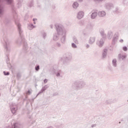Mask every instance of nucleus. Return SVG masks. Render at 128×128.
I'll return each instance as SVG.
<instances>
[{
    "instance_id": "28",
    "label": "nucleus",
    "mask_w": 128,
    "mask_h": 128,
    "mask_svg": "<svg viewBox=\"0 0 128 128\" xmlns=\"http://www.w3.org/2000/svg\"><path fill=\"white\" fill-rule=\"evenodd\" d=\"M112 10L114 12H118V8L113 7V8H112Z\"/></svg>"
},
{
    "instance_id": "14",
    "label": "nucleus",
    "mask_w": 128,
    "mask_h": 128,
    "mask_svg": "<svg viewBox=\"0 0 128 128\" xmlns=\"http://www.w3.org/2000/svg\"><path fill=\"white\" fill-rule=\"evenodd\" d=\"M99 32H100V34H101L103 38L106 36V35L104 33V30L103 28L100 29Z\"/></svg>"
},
{
    "instance_id": "29",
    "label": "nucleus",
    "mask_w": 128,
    "mask_h": 128,
    "mask_svg": "<svg viewBox=\"0 0 128 128\" xmlns=\"http://www.w3.org/2000/svg\"><path fill=\"white\" fill-rule=\"evenodd\" d=\"M72 48H77L78 46H76V44L73 42L72 43Z\"/></svg>"
},
{
    "instance_id": "22",
    "label": "nucleus",
    "mask_w": 128,
    "mask_h": 128,
    "mask_svg": "<svg viewBox=\"0 0 128 128\" xmlns=\"http://www.w3.org/2000/svg\"><path fill=\"white\" fill-rule=\"evenodd\" d=\"M73 42L76 44H78V38L76 36H74L72 37Z\"/></svg>"
},
{
    "instance_id": "44",
    "label": "nucleus",
    "mask_w": 128,
    "mask_h": 128,
    "mask_svg": "<svg viewBox=\"0 0 128 128\" xmlns=\"http://www.w3.org/2000/svg\"><path fill=\"white\" fill-rule=\"evenodd\" d=\"M17 76L18 78H20V74H18Z\"/></svg>"
},
{
    "instance_id": "35",
    "label": "nucleus",
    "mask_w": 128,
    "mask_h": 128,
    "mask_svg": "<svg viewBox=\"0 0 128 128\" xmlns=\"http://www.w3.org/2000/svg\"><path fill=\"white\" fill-rule=\"evenodd\" d=\"M4 76H10V72H6L4 71Z\"/></svg>"
},
{
    "instance_id": "30",
    "label": "nucleus",
    "mask_w": 128,
    "mask_h": 128,
    "mask_svg": "<svg viewBox=\"0 0 128 128\" xmlns=\"http://www.w3.org/2000/svg\"><path fill=\"white\" fill-rule=\"evenodd\" d=\"M56 46L57 48H62V44L58 42H57L56 43Z\"/></svg>"
},
{
    "instance_id": "9",
    "label": "nucleus",
    "mask_w": 128,
    "mask_h": 128,
    "mask_svg": "<svg viewBox=\"0 0 128 128\" xmlns=\"http://www.w3.org/2000/svg\"><path fill=\"white\" fill-rule=\"evenodd\" d=\"M10 108L12 114H16V110H18V106L16 105H11L10 106Z\"/></svg>"
},
{
    "instance_id": "26",
    "label": "nucleus",
    "mask_w": 128,
    "mask_h": 128,
    "mask_svg": "<svg viewBox=\"0 0 128 128\" xmlns=\"http://www.w3.org/2000/svg\"><path fill=\"white\" fill-rule=\"evenodd\" d=\"M86 30H92V26L90 24H88L86 26Z\"/></svg>"
},
{
    "instance_id": "46",
    "label": "nucleus",
    "mask_w": 128,
    "mask_h": 128,
    "mask_svg": "<svg viewBox=\"0 0 128 128\" xmlns=\"http://www.w3.org/2000/svg\"><path fill=\"white\" fill-rule=\"evenodd\" d=\"M78 2H82V0H78Z\"/></svg>"
},
{
    "instance_id": "19",
    "label": "nucleus",
    "mask_w": 128,
    "mask_h": 128,
    "mask_svg": "<svg viewBox=\"0 0 128 128\" xmlns=\"http://www.w3.org/2000/svg\"><path fill=\"white\" fill-rule=\"evenodd\" d=\"M98 12H93L91 14V18H92V20H94V18H96V16H98Z\"/></svg>"
},
{
    "instance_id": "1",
    "label": "nucleus",
    "mask_w": 128,
    "mask_h": 128,
    "mask_svg": "<svg viewBox=\"0 0 128 128\" xmlns=\"http://www.w3.org/2000/svg\"><path fill=\"white\" fill-rule=\"evenodd\" d=\"M56 33H55L53 35V40L56 42V40H60V36H61L62 34H58V32H62V30L64 28V26L62 24H56Z\"/></svg>"
},
{
    "instance_id": "48",
    "label": "nucleus",
    "mask_w": 128,
    "mask_h": 128,
    "mask_svg": "<svg viewBox=\"0 0 128 128\" xmlns=\"http://www.w3.org/2000/svg\"><path fill=\"white\" fill-rule=\"evenodd\" d=\"M34 24H36V22L34 21Z\"/></svg>"
},
{
    "instance_id": "7",
    "label": "nucleus",
    "mask_w": 128,
    "mask_h": 128,
    "mask_svg": "<svg viewBox=\"0 0 128 128\" xmlns=\"http://www.w3.org/2000/svg\"><path fill=\"white\" fill-rule=\"evenodd\" d=\"M56 76L57 78H63L64 76V72L62 70H58L56 73H55Z\"/></svg>"
},
{
    "instance_id": "13",
    "label": "nucleus",
    "mask_w": 128,
    "mask_h": 128,
    "mask_svg": "<svg viewBox=\"0 0 128 128\" xmlns=\"http://www.w3.org/2000/svg\"><path fill=\"white\" fill-rule=\"evenodd\" d=\"M22 128V126L18 123H15L14 124V127L12 126H8L6 128Z\"/></svg>"
},
{
    "instance_id": "32",
    "label": "nucleus",
    "mask_w": 128,
    "mask_h": 128,
    "mask_svg": "<svg viewBox=\"0 0 128 128\" xmlns=\"http://www.w3.org/2000/svg\"><path fill=\"white\" fill-rule=\"evenodd\" d=\"M95 2H102L104 0H93Z\"/></svg>"
},
{
    "instance_id": "5",
    "label": "nucleus",
    "mask_w": 128,
    "mask_h": 128,
    "mask_svg": "<svg viewBox=\"0 0 128 128\" xmlns=\"http://www.w3.org/2000/svg\"><path fill=\"white\" fill-rule=\"evenodd\" d=\"M64 58L65 60L63 62V64L65 66H68V64H70V61L72 60V54H66Z\"/></svg>"
},
{
    "instance_id": "49",
    "label": "nucleus",
    "mask_w": 128,
    "mask_h": 128,
    "mask_svg": "<svg viewBox=\"0 0 128 128\" xmlns=\"http://www.w3.org/2000/svg\"><path fill=\"white\" fill-rule=\"evenodd\" d=\"M6 20L4 21V22H6Z\"/></svg>"
},
{
    "instance_id": "6",
    "label": "nucleus",
    "mask_w": 128,
    "mask_h": 128,
    "mask_svg": "<svg viewBox=\"0 0 128 128\" xmlns=\"http://www.w3.org/2000/svg\"><path fill=\"white\" fill-rule=\"evenodd\" d=\"M104 38L98 40L96 42V44L99 48H102L104 46Z\"/></svg>"
},
{
    "instance_id": "16",
    "label": "nucleus",
    "mask_w": 128,
    "mask_h": 128,
    "mask_svg": "<svg viewBox=\"0 0 128 128\" xmlns=\"http://www.w3.org/2000/svg\"><path fill=\"white\" fill-rule=\"evenodd\" d=\"M106 54H108V49L105 48L103 50L102 58H106Z\"/></svg>"
},
{
    "instance_id": "37",
    "label": "nucleus",
    "mask_w": 128,
    "mask_h": 128,
    "mask_svg": "<svg viewBox=\"0 0 128 128\" xmlns=\"http://www.w3.org/2000/svg\"><path fill=\"white\" fill-rule=\"evenodd\" d=\"M42 36L43 38H44H44H46V33H43L42 34Z\"/></svg>"
},
{
    "instance_id": "21",
    "label": "nucleus",
    "mask_w": 128,
    "mask_h": 128,
    "mask_svg": "<svg viewBox=\"0 0 128 128\" xmlns=\"http://www.w3.org/2000/svg\"><path fill=\"white\" fill-rule=\"evenodd\" d=\"M72 8L75 10H76V8H78V3L76 2H74L72 4Z\"/></svg>"
},
{
    "instance_id": "51",
    "label": "nucleus",
    "mask_w": 128,
    "mask_h": 128,
    "mask_svg": "<svg viewBox=\"0 0 128 128\" xmlns=\"http://www.w3.org/2000/svg\"><path fill=\"white\" fill-rule=\"evenodd\" d=\"M119 124H120V122H119Z\"/></svg>"
},
{
    "instance_id": "50",
    "label": "nucleus",
    "mask_w": 128,
    "mask_h": 128,
    "mask_svg": "<svg viewBox=\"0 0 128 128\" xmlns=\"http://www.w3.org/2000/svg\"><path fill=\"white\" fill-rule=\"evenodd\" d=\"M84 35L86 36V34H84Z\"/></svg>"
},
{
    "instance_id": "10",
    "label": "nucleus",
    "mask_w": 128,
    "mask_h": 128,
    "mask_svg": "<svg viewBox=\"0 0 128 128\" xmlns=\"http://www.w3.org/2000/svg\"><path fill=\"white\" fill-rule=\"evenodd\" d=\"M48 88V85H45L44 87L42 88L40 91L37 94L36 96H38L39 94H42L44 92L45 90H46Z\"/></svg>"
},
{
    "instance_id": "42",
    "label": "nucleus",
    "mask_w": 128,
    "mask_h": 128,
    "mask_svg": "<svg viewBox=\"0 0 128 128\" xmlns=\"http://www.w3.org/2000/svg\"><path fill=\"white\" fill-rule=\"evenodd\" d=\"M86 48H90V45L88 44H87L86 46Z\"/></svg>"
},
{
    "instance_id": "2",
    "label": "nucleus",
    "mask_w": 128,
    "mask_h": 128,
    "mask_svg": "<svg viewBox=\"0 0 128 128\" xmlns=\"http://www.w3.org/2000/svg\"><path fill=\"white\" fill-rule=\"evenodd\" d=\"M86 86V84L84 80L75 81L72 84V86H74L76 90H79L84 88Z\"/></svg>"
},
{
    "instance_id": "39",
    "label": "nucleus",
    "mask_w": 128,
    "mask_h": 128,
    "mask_svg": "<svg viewBox=\"0 0 128 128\" xmlns=\"http://www.w3.org/2000/svg\"><path fill=\"white\" fill-rule=\"evenodd\" d=\"M96 124H94L92 125L91 128H96Z\"/></svg>"
},
{
    "instance_id": "17",
    "label": "nucleus",
    "mask_w": 128,
    "mask_h": 128,
    "mask_svg": "<svg viewBox=\"0 0 128 128\" xmlns=\"http://www.w3.org/2000/svg\"><path fill=\"white\" fill-rule=\"evenodd\" d=\"M118 58L120 60H124V58H126V56L124 54H119Z\"/></svg>"
},
{
    "instance_id": "47",
    "label": "nucleus",
    "mask_w": 128,
    "mask_h": 128,
    "mask_svg": "<svg viewBox=\"0 0 128 128\" xmlns=\"http://www.w3.org/2000/svg\"><path fill=\"white\" fill-rule=\"evenodd\" d=\"M28 118H31L30 116H28Z\"/></svg>"
},
{
    "instance_id": "3",
    "label": "nucleus",
    "mask_w": 128,
    "mask_h": 128,
    "mask_svg": "<svg viewBox=\"0 0 128 128\" xmlns=\"http://www.w3.org/2000/svg\"><path fill=\"white\" fill-rule=\"evenodd\" d=\"M58 34H61L62 36L60 38V42L62 44H64V42H66V28H64V26L62 32H61V31H58Z\"/></svg>"
},
{
    "instance_id": "34",
    "label": "nucleus",
    "mask_w": 128,
    "mask_h": 128,
    "mask_svg": "<svg viewBox=\"0 0 128 128\" xmlns=\"http://www.w3.org/2000/svg\"><path fill=\"white\" fill-rule=\"evenodd\" d=\"M35 70H36L37 72H38V70H40V65H38L37 66H36L35 67Z\"/></svg>"
},
{
    "instance_id": "31",
    "label": "nucleus",
    "mask_w": 128,
    "mask_h": 128,
    "mask_svg": "<svg viewBox=\"0 0 128 128\" xmlns=\"http://www.w3.org/2000/svg\"><path fill=\"white\" fill-rule=\"evenodd\" d=\"M32 90H28L27 92H26V94H28V96H30V94H32Z\"/></svg>"
},
{
    "instance_id": "41",
    "label": "nucleus",
    "mask_w": 128,
    "mask_h": 128,
    "mask_svg": "<svg viewBox=\"0 0 128 128\" xmlns=\"http://www.w3.org/2000/svg\"><path fill=\"white\" fill-rule=\"evenodd\" d=\"M120 42H121L122 44V42H124V40H122V39L120 40Z\"/></svg>"
},
{
    "instance_id": "25",
    "label": "nucleus",
    "mask_w": 128,
    "mask_h": 128,
    "mask_svg": "<svg viewBox=\"0 0 128 128\" xmlns=\"http://www.w3.org/2000/svg\"><path fill=\"white\" fill-rule=\"evenodd\" d=\"M23 1L24 0H18V8H20V6H22V4Z\"/></svg>"
},
{
    "instance_id": "40",
    "label": "nucleus",
    "mask_w": 128,
    "mask_h": 128,
    "mask_svg": "<svg viewBox=\"0 0 128 128\" xmlns=\"http://www.w3.org/2000/svg\"><path fill=\"white\" fill-rule=\"evenodd\" d=\"M44 82L45 83V84H46V82H48V80L46 79H44Z\"/></svg>"
},
{
    "instance_id": "12",
    "label": "nucleus",
    "mask_w": 128,
    "mask_h": 128,
    "mask_svg": "<svg viewBox=\"0 0 128 128\" xmlns=\"http://www.w3.org/2000/svg\"><path fill=\"white\" fill-rule=\"evenodd\" d=\"M105 6L107 10H112L114 8V5L110 3H106Z\"/></svg>"
},
{
    "instance_id": "15",
    "label": "nucleus",
    "mask_w": 128,
    "mask_h": 128,
    "mask_svg": "<svg viewBox=\"0 0 128 128\" xmlns=\"http://www.w3.org/2000/svg\"><path fill=\"white\" fill-rule=\"evenodd\" d=\"M96 42V37H90V38L88 42L90 44H94Z\"/></svg>"
},
{
    "instance_id": "45",
    "label": "nucleus",
    "mask_w": 128,
    "mask_h": 128,
    "mask_svg": "<svg viewBox=\"0 0 128 128\" xmlns=\"http://www.w3.org/2000/svg\"><path fill=\"white\" fill-rule=\"evenodd\" d=\"M32 20L33 22H36V18H33Z\"/></svg>"
},
{
    "instance_id": "24",
    "label": "nucleus",
    "mask_w": 128,
    "mask_h": 128,
    "mask_svg": "<svg viewBox=\"0 0 128 128\" xmlns=\"http://www.w3.org/2000/svg\"><path fill=\"white\" fill-rule=\"evenodd\" d=\"M112 64L113 66H114V68H116V66H117L116 59H114L112 61Z\"/></svg>"
},
{
    "instance_id": "4",
    "label": "nucleus",
    "mask_w": 128,
    "mask_h": 128,
    "mask_svg": "<svg viewBox=\"0 0 128 128\" xmlns=\"http://www.w3.org/2000/svg\"><path fill=\"white\" fill-rule=\"evenodd\" d=\"M4 50L6 54H10V40H8L7 38H5L4 40Z\"/></svg>"
},
{
    "instance_id": "18",
    "label": "nucleus",
    "mask_w": 128,
    "mask_h": 128,
    "mask_svg": "<svg viewBox=\"0 0 128 128\" xmlns=\"http://www.w3.org/2000/svg\"><path fill=\"white\" fill-rule=\"evenodd\" d=\"M98 16L103 17L106 16V12L104 11H100L98 12Z\"/></svg>"
},
{
    "instance_id": "33",
    "label": "nucleus",
    "mask_w": 128,
    "mask_h": 128,
    "mask_svg": "<svg viewBox=\"0 0 128 128\" xmlns=\"http://www.w3.org/2000/svg\"><path fill=\"white\" fill-rule=\"evenodd\" d=\"M34 6V0L30 1V2L29 3V6L30 8H32Z\"/></svg>"
},
{
    "instance_id": "20",
    "label": "nucleus",
    "mask_w": 128,
    "mask_h": 128,
    "mask_svg": "<svg viewBox=\"0 0 128 128\" xmlns=\"http://www.w3.org/2000/svg\"><path fill=\"white\" fill-rule=\"evenodd\" d=\"M114 34H112V32H109L108 33V40H112V36Z\"/></svg>"
},
{
    "instance_id": "11",
    "label": "nucleus",
    "mask_w": 128,
    "mask_h": 128,
    "mask_svg": "<svg viewBox=\"0 0 128 128\" xmlns=\"http://www.w3.org/2000/svg\"><path fill=\"white\" fill-rule=\"evenodd\" d=\"M118 40V32H116L112 38V42H116Z\"/></svg>"
},
{
    "instance_id": "38",
    "label": "nucleus",
    "mask_w": 128,
    "mask_h": 128,
    "mask_svg": "<svg viewBox=\"0 0 128 128\" xmlns=\"http://www.w3.org/2000/svg\"><path fill=\"white\" fill-rule=\"evenodd\" d=\"M58 94L57 92L54 93L52 94L53 96H58Z\"/></svg>"
},
{
    "instance_id": "43",
    "label": "nucleus",
    "mask_w": 128,
    "mask_h": 128,
    "mask_svg": "<svg viewBox=\"0 0 128 128\" xmlns=\"http://www.w3.org/2000/svg\"><path fill=\"white\" fill-rule=\"evenodd\" d=\"M50 28H53V26H52V24H51V25H50Z\"/></svg>"
},
{
    "instance_id": "8",
    "label": "nucleus",
    "mask_w": 128,
    "mask_h": 128,
    "mask_svg": "<svg viewBox=\"0 0 128 128\" xmlns=\"http://www.w3.org/2000/svg\"><path fill=\"white\" fill-rule=\"evenodd\" d=\"M84 13L82 11H80L78 12L76 18L78 20H82V18H84Z\"/></svg>"
},
{
    "instance_id": "27",
    "label": "nucleus",
    "mask_w": 128,
    "mask_h": 128,
    "mask_svg": "<svg viewBox=\"0 0 128 128\" xmlns=\"http://www.w3.org/2000/svg\"><path fill=\"white\" fill-rule=\"evenodd\" d=\"M56 128H64V124H62V122H61L60 124H58L56 125Z\"/></svg>"
},
{
    "instance_id": "23",
    "label": "nucleus",
    "mask_w": 128,
    "mask_h": 128,
    "mask_svg": "<svg viewBox=\"0 0 128 128\" xmlns=\"http://www.w3.org/2000/svg\"><path fill=\"white\" fill-rule=\"evenodd\" d=\"M36 26H34L32 24H30L28 25V28L30 30H32L33 28H35Z\"/></svg>"
},
{
    "instance_id": "36",
    "label": "nucleus",
    "mask_w": 128,
    "mask_h": 128,
    "mask_svg": "<svg viewBox=\"0 0 128 128\" xmlns=\"http://www.w3.org/2000/svg\"><path fill=\"white\" fill-rule=\"evenodd\" d=\"M123 50H124V52H127L128 51V47L124 46L123 47Z\"/></svg>"
}]
</instances>
